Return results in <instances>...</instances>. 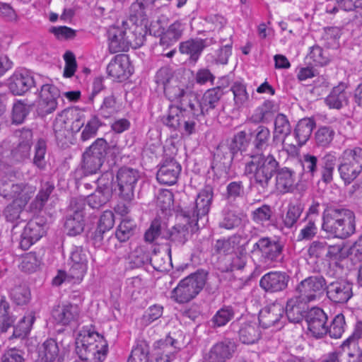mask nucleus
Listing matches in <instances>:
<instances>
[{"label":"nucleus","mask_w":362,"mask_h":362,"mask_svg":"<svg viewBox=\"0 0 362 362\" xmlns=\"http://www.w3.org/2000/svg\"><path fill=\"white\" fill-rule=\"evenodd\" d=\"M249 140L252 146L251 160L245 163L244 174L253 175L254 183L260 193L267 192L279 163L273 155H265L264 152L269 146L271 132L268 127L259 125L253 129H247Z\"/></svg>","instance_id":"nucleus-1"},{"label":"nucleus","mask_w":362,"mask_h":362,"mask_svg":"<svg viewBox=\"0 0 362 362\" xmlns=\"http://www.w3.org/2000/svg\"><path fill=\"white\" fill-rule=\"evenodd\" d=\"M76 351L84 362H103L108 353V344L93 325L83 326L76 339Z\"/></svg>","instance_id":"nucleus-2"},{"label":"nucleus","mask_w":362,"mask_h":362,"mask_svg":"<svg viewBox=\"0 0 362 362\" xmlns=\"http://www.w3.org/2000/svg\"><path fill=\"white\" fill-rule=\"evenodd\" d=\"M204 189H200L197 194L192 209H181L177 214V218L184 221L185 223H177L168 230L164 238L175 245H184L189 237V228L192 233H196L199 230L198 226L199 219L202 217L201 211L204 210Z\"/></svg>","instance_id":"nucleus-3"},{"label":"nucleus","mask_w":362,"mask_h":362,"mask_svg":"<svg viewBox=\"0 0 362 362\" xmlns=\"http://www.w3.org/2000/svg\"><path fill=\"white\" fill-rule=\"evenodd\" d=\"M322 219V229L336 238L344 239L355 232V216L349 209L327 207Z\"/></svg>","instance_id":"nucleus-4"},{"label":"nucleus","mask_w":362,"mask_h":362,"mask_svg":"<svg viewBox=\"0 0 362 362\" xmlns=\"http://www.w3.org/2000/svg\"><path fill=\"white\" fill-rule=\"evenodd\" d=\"M247 144L246 131L238 132L230 141L221 143L214 151L211 168L217 173H227L233 160Z\"/></svg>","instance_id":"nucleus-5"},{"label":"nucleus","mask_w":362,"mask_h":362,"mask_svg":"<svg viewBox=\"0 0 362 362\" xmlns=\"http://www.w3.org/2000/svg\"><path fill=\"white\" fill-rule=\"evenodd\" d=\"M141 28L134 27L132 30L122 22L120 26L108 31V49L111 53L127 52L130 47H141L146 39L141 35Z\"/></svg>","instance_id":"nucleus-6"},{"label":"nucleus","mask_w":362,"mask_h":362,"mask_svg":"<svg viewBox=\"0 0 362 362\" xmlns=\"http://www.w3.org/2000/svg\"><path fill=\"white\" fill-rule=\"evenodd\" d=\"M165 97L171 102L182 107H189L194 116L204 113V95L194 92L187 93L184 85H180L177 79L172 81L164 88Z\"/></svg>","instance_id":"nucleus-7"},{"label":"nucleus","mask_w":362,"mask_h":362,"mask_svg":"<svg viewBox=\"0 0 362 362\" xmlns=\"http://www.w3.org/2000/svg\"><path fill=\"white\" fill-rule=\"evenodd\" d=\"M203 288L204 269H199L180 281L171 291L170 298L177 303H186L194 299Z\"/></svg>","instance_id":"nucleus-8"},{"label":"nucleus","mask_w":362,"mask_h":362,"mask_svg":"<svg viewBox=\"0 0 362 362\" xmlns=\"http://www.w3.org/2000/svg\"><path fill=\"white\" fill-rule=\"evenodd\" d=\"M110 148L108 143L103 138L97 139L82 155L80 171L83 176L95 174L104 163L107 151Z\"/></svg>","instance_id":"nucleus-9"},{"label":"nucleus","mask_w":362,"mask_h":362,"mask_svg":"<svg viewBox=\"0 0 362 362\" xmlns=\"http://www.w3.org/2000/svg\"><path fill=\"white\" fill-rule=\"evenodd\" d=\"M338 171L345 185L352 183L362 173V148L344 151Z\"/></svg>","instance_id":"nucleus-10"},{"label":"nucleus","mask_w":362,"mask_h":362,"mask_svg":"<svg viewBox=\"0 0 362 362\" xmlns=\"http://www.w3.org/2000/svg\"><path fill=\"white\" fill-rule=\"evenodd\" d=\"M284 245L278 240L264 237L253 245L251 253L265 264L281 262L283 259Z\"/></svg>","instance_id":"nucleus-11"},{"label":"nucleus","mask_w":362,"mask_h":362,"mask_svg":"<svg viewBox=\"0 0 362 362\" xmlns=\"http://www.w3.org/2000/svg\"><path fill=\"white\" fill-rule=\"evenodd\" d=\"M85 207L84 199L76 197L71 199L64 225L69 236H76L83 231L85 227Z\"/></svg>","instance_id":"nucleus-12"},{"label":"nucleus","mask_w":362,"mask_h":362,"mask_svg":"<svg viewBox=\"0 0 362 362\" xmlns=\"http://www.w3.org/2000/svg\"><path fill=\"white\" fill-rule=\"evenodd\" d=\"M36 191L35 186L26 182H4L0 185V195L6 199H12L23 206H27Z\"/></svg>","instance_id":"nucleus-13"},{"label":"nucleus","mask_w":362,"mask_h":362,"mask_svg":"<svg viewBox=\"0 0 362 362\" xmlns=\"http://www.w3.org/2000/svg\"><path fill=\"white\" fill-rule=\"evenodd\" d=\"M140 177L139 172L129 167H122L117 173L118 195L127 202H130L134 197V188Z\"/></svg>","instance_id":"nucleus-14"},{"label":"nucleus","mask_w":362,"mask_h":362,"mask_svg":"<svg viewBox=\"0 0 362 362\" xmlns=\"http://www.w3.org/2000/svg\"><path fill=\"white\" fill-rule=\"evenodd\" d=\"M7 87L15 96H21L35 86L33 74L28 69H16L7 79Z\"/></svg>","instance_id":"nucleus-15"},{"label":"nucleus","mask_w":362,"mask_h":362,"mask_svg":"<svg viewBox=\"0 0 362 362\" xmlns=\"http://www.w3.org/2000/svg\"><path fill=\"white\" fill-rule=\"evenodd\" d=\"M327 282L322 276H311L300 281L296 287V292L303 300L309 303L327 290Z\"/></svg>","instance_id":"nucleus-16"},{"label":"nucleus","mask_w":362,"mask_h":362,"mask_svg":"<svg viewBox=\"0 0 362 362\" xmlns=\"http://www.w3.org/2000/svg\"><path fill=\"white\" fill-rule=\"evenodd\" d=\"M45 234V221L42 217L30 219L25 226L21 235L19 247L28 250Z\"/></svg>","instance_id":"nucleus-17"},{"label":"nucleus","mask_w":362,"mask_h":362,"mask_svg":"<svg viewBox=\"0 0 362 362\" xmlns=\"http://www.w3.org/2000/svg\"><path fill=\"white\" fill-rule=\"evenodd\" d=\"M284 308L280 303H274L263 308L259 313V323L263 329L271 327L279 329L284 325Z\"/></svg>","instance_id":"nucleus-18"},{"label":"nucleus","mask_w":362,"mask_h":362,"mask_svg":"<svg viewBox=\"0 0 362 362\" xmlns=\"http://www.w3.org/2000/svg\"><path fill=\"white\" fill-rule=\"evenodd\" d=\"M134 69L127 54L115 55L107 66V75L113 81L123 82L133 74Z\"/></svg>","instance_id":"nucleus-19"},{"label":"nucleus","mask_w":362,"mask_h":362,"mask_svg":"<svg viewBox=\"0 0 362 362\" xmlns=\"http://www.w3.org/2000/svg\"><path fill=\"white\" fill-rule=\"evenodd\" d=\"M305 320L308 329L313 337L322 338L327 334V316L322 309L313 308L306 313Z\"/></svg>","instance_id":"nucleus-20"},{"label":"nucleus","mask_w":362,"mask_h":362,"mask_svg":"<svg viewBox=\"0 0 362 362\" xmlns=\"http://www.w3.org/2000/svg\"><path fill=\"white\" fill-rule=\"evenodd\" d=\"M289 281V275L284 272H269L261 277L259 286L267 293H274L286 290Z\"/></svg>","instance_id":"nucleus-21"},{"label":"nucleus","mask_w":362,"mask_h":362,"mask_svg":"<svg viewBox=\"0 0 362 362\" xmlns=\"http://www.w3.org/2000/svg\"><path fill=\"white\" fill-rule=\"evenodd\" d=\"M327 298L336 304H344L353 296V284L340 279L329 283L327 286Z\"/></svg>","instance_id":"nucleus-22"},{"label":"nucleus","mask_w":362,"mask_h":362,"mask_svg":"<svg viewBox=\"0 0 362 362\" xmlns=\"http://www.w3.org/2000/svg\"><path fill=\"white\" fill-rule=\"evenodd\" d=\"M69 262L71 276L75 279V282H81L88 269V259L82 247H72Z\"/></svg>","instance_id":"nucleus-23"},{"label":"nucleus","mask_w":362,"mask_h":362,"mask_svg":"<svg viewBox=\"0 0 362 362\" xmlns=\"http://www.w3.org/2000/svg\"><path fill=\"white\" fill-rule=\"evenodd\" d=\"M182 167L174 158H167L160 163L156 173L158 182L164 185L175 184L180 174Z\"/></svg>","instance_id":"nucleus-24"},{"label":"nucleus","mask_w":362,"mask_h":362,"mask_svg":"<svg viewBox=\"0 0 362 362\" xmlns=\"http://www.w3.org/2000/svg\"><path fill=\"white\" fill-rule=\"evenodd\" d=\"M81 308L76 304L67 303L59 305L52 310V316L56 325L69 326L78 321Z\"/></svg>","instance_id":"nucleus-25"},{"label":"nucleus","mask_w":362,"mask_h":362,"mask_svg":"<svg viewBox=\"0 0 362 362\" xmlns=\"http://www.w3.org/2000/svg\"><path fill=\"white\" fill-rule=\"evenodd\" d=\"M62 353L57 339L48 338L37 347V360L39 362H62Z\"/></svg>","instance_id":"nucleus-26"},{"label":"nucleus","mask_w":362,"mask_h":362,"mask_svg":"<svg viewBox=\"0 0 362 362\" xmlns=\"http://www.w3.org/2000/svg\"><path fill=\"white\" fill-rule=\"evenodd\" d=\"M156 362H171L181 349L180 343L168 335L156 342Z\"/></svg>","instance_id":"nucleus-27"},{"label":"nucleus","mask_w":362,"mask_h":362,"mask_svg":"<svg viewBox=\"0 0 362 362\" xmlns=\"http://www.w3.org/2000/svg\"><path fill=\"white\" fill-rule=\"evenodd\" d=\"M350 93L347 91V85L341 82L332 88L325 98V103L330 109L340 110L348 105Z\"/></svg>","instance_id":"nucleus-28"},{"label":"nucleus","mask_w":362,"mask_h":362,"mask_svg":"<svg viewBox=\"0 0 362 362\" xmlns=\"http://www.w3.org/2000/svg\"><path fill=\"white\" fill-rule=\"evenodd\" d=\"M33 144V132L29 129H23L19 135L18 144L11 150L13 158L18 162L23 161L30 156Z\"/></svg>","instance_id":"nucleus-29"},{"label":"nucleus","mask_w":362,"mask_h":362,"mask_svg":"<svg viewBox=\"0 0 362 362\" xmlns=\"http://www.w3.org/2000/svg\"><path fill=\"white\" fill-rule=\"evenodd\" d=\"M122 23L124 25L129 26L132 30L134 27L141 28V35L146 39V34L149 31L151 33V29L148 30V18L147 12L139 8L134 7V4H132L130 6V13L128 19L123 21Z\"/></svg>","instance_id":"nucleus-30"},{"label":"nucleus","mask_w":362,"mask_h":362,"mask_svg":"<svg viewBox=\"0 0 362 362\" xmlns=\"http://www.w3.org/2000/svg\"><path fill=\"white\" fill-rule=\"evenodd\" d=\"M236 344L230 339L216 344L209 353V362H223L233 356Z\"/></svg>","instance_id":"nucleus-31"},{"label":"nucleus","mask_w":362,"mask_h":362,"mask_svg":"<svg viewBox=\"0 0 362 362\" xmlns=\"http://www.w3.org/2000/svg\"><path fill=\"white\" fill-rule=\"evenodd\" d=\"M277 109L274 102L265 100L255 110V112L248 119L247 122L255 124H268L272 120Z\"/></svg>","instance_id":"nucleus-32"},{"label":"nucleus","mask_w":362,"mask_h":362,"mask_svg":"<svg viewBox=\"0 0 362 362\" xmlns=\"http://www.w3.org/2000/svg\"><path fill=\"white\" fill-rule=\"evenodd\" d=\"M188 107L170 105L165 115L161 117L162 123L173 131L182 129L185 114Z\"/></svg>","instance_id":"nucleus-33"},{"label":"nucleus","mask_w":362,"mask_h":362,"mask_svg":"<svg viewBox=\"0 0 362 362\" xmlns=\"http://www.w3.org/2000/svg\"><path fill=\"white\" fill-rule=\"evenodd\" d=\"M307 303L303 300L298 295L287 301L284 311L289 322L299 323L303 320L305 315L304 314L307 313L305 311Z\"/></svg>","instance_id":"nucleus-34"},{"label":"nucleus","mask_w":362,"mask_h":362,"mask_svg":"<svg viewBox=\"0 0 362 362\" xmlns=\"http://www.w3.org/2000/svg\"><path fill=\"white\" fill-rule=\"evenodd\" d=\"M238 322L233 324L235 327ZM239 338L240 341L245 344H252L256 343L261 337V332L258 326L254 322L243 321L240 320L239 322Z\"/></svg>","instance_id":"nucleus-35"},{"label":"nucleus","mask_w":362,"mask_h":362,"mask_svg":"<svg viewBox=\"0 0 362 362\" xmlns=\"http://www.w3.org/2000/svg\"><path fill=\"white\" fill-rule=\"evenodd\" d=\"M184 30L185 24L180 21H175L159 34L160 45L163 48L170 47L180 39Z\"/></svg>","instance_id":"nucleus-36"},{"label":"nucleus","mask_w":362,"mask_h":362,"mask_svg":"<svg viewBox=\"0 0 362 362\" xmlns=\"http://www.w3.org/2000/svg\"><path fill=\"white\" fill-rule=\"evenodd\" d=\"M276 185L281 193L291 192L295 188V173L288 168L276 170Z\"/></svg>","instance_id":"nucleus-37"},{"label":"nucleus","mask_w":362,"mask_h":362,"mask_svg":"<svg viewBox=\"0 0 362 362\" xmlns=\"http://www.w3.org/2000/svg\"><path fill=\"white\" fill-rule=\"evenodd\" d=\"M3 214L6 221L13 224V228L27 220L25 206L16 202H12L8 204L4 209Z\"/></svg>","instance_id":"nucleus-38"},{"label":"nucleus","mask_w":362,"mask_h":362,"mask_svg":"<svg viewBox=\"0 0 362 362\" xmlns=\"http://www.w3.org/2000/svg\"><path fill=\"white\" fill-rule=\"evenodd\" d=\"M204 49V41L201 39H191L180 43L179 50L182 54L189 56V62L195 64Z\"/></svg>","instance_id":"nucleus-39"},{"label":"nucleus","mask_w":362,"mask_h":362,"mask_svg":"<svg viewBox=\"0 0 362 362\" xmlns=\"http://www.w3.org/2000/svg\"><path fill=\"white\" fill-rule=\"evenodd\" d=\"M150 358V346L146 341L136 339L132 348L127 362H148Z\"/></svg>","instance_id":"nucleus-40"},{"label":"nucleus","mask_w":362,"mask_h":362,"mask_svg":"<svg viewBox=\"0 0 362 362\" xmlns=\"http://www.w3.org/2000/svg\"><path fill=\"white\" fill-rule=\"evenodd\" d=\"M315 122L311 118H303L298 121L294 134L298 145H304L311 136Z\"/></svg>","instance_id":"nucleus-41"},{"label":"nucleus","mask_w":362,"mask_h":362,"mask_svg":"<svg viewBox=\"0 0 362 362\" xmlns=\"http://www.w3.org/2000/svg\"><path fill=\"white\" fill-rule=\"evenodd\" d=\"M54 189L55 186L53 182L47 181L42 183L37 195L31 202L30 207L35 210H42Z\"/></svg>","instance_id":"nucleus-42"},{"label":"nucleus","mask_w":362,"mask_h":362,"mask_svg":"<svg viewBox=\"0 0 362 362\" xmlns=\"http://www.w3.org/2000/svg\"><path fill=\"white\" fill-rule=\"evenodd\" d=\"M291 132V127L286 116L281 113L278 114L274 119L273 141L281 139V142L284 143Z\"/></svg>","instance_id":"nucleus-43"},{"label":"nucleus","mask_w":362,"mask_h":362,"mask_svg":"<svg viewBox=\"0 0 362 362\" xmlns=\"http://www.w3.org/2000/svg\"><path fill=\"white\" fill-rule=\"evenodd\" d=\"M336 163L337 157L331 153H326L322 158L320 163L321 180L325 184H329L333 180V173Z\"/></svg>","instance_id":"nucleus-44"},{"label":"nucleus","mask_w":362,"mask_h":362,"mask_svg":"<svg viewBox=\"0 0 362 362\" xmlns=\"http://www.w3.org/2000/svg\"><path fill=\"white\" fill-rule=\"evenodd\" d=\"M118 112L117 98L113 94L105 97L97 110L98 115L103 119H109Z\"/></svg>","instance_id":"nucleus-45"},{"label":"nucleus","mask_w":362,"mask_h":362,"mask_svg":"<svg viewBox=\"0 0 362 362\" xmlns=\"http://www.w3.org/2000/svg\"><path fill=\"white\" fill-rule=\"evenodd\" d=\"M230 91L233 94V105L235 109L240 110L249 102L250 96L245 84L236 81L232 84Z\"/></svg>","instance_id":"nucleus-46"},{"label":"nucleus","mask_w":362,"mask_h":362,"mask_svg":"<svg viewBox=\"0 0 362 362\" xmlns=\"http://www.w3.org/2000/svg\"><path fill=\"white\" fill-rule=\"evenodd\" d=\"M251 218L257 224H270L274 222V211L271 206L263 204L252 211Z\"/></svg>","instance_id":"nucleus-47"},{"label":"nucleus","mask_w":362,"mask_h":362,"mask_svg":"<svg viewBox=\"0 0 362 362\" xmlns=\"http://www.w3.org/2000/svg\"><path fill=\"white\" fill-rule=\"evenodd\" d=\"M223 24L224 18L218 15L211 16L209 19L205 20V33H208L207 37H205V48L214 44V37L211 33L218 31Z\"/></svg>","instance_id":"nucleus-48"},{"label":"nucleus","mask_w":362,"mask_h":362,"mask_svg":"<svg viewBox=\"0 0 362 362\" xmlns=\"http://www.w3.org/2000/svg\"><path fill=\"white\" fill-rule=\"evenodd\" d=\"M240 236L233 235L227 240H218L214 249L216 253L228 255L232 253L240 244Z\"/></svg>","instance_id":"nucleus-49"},{"label":"nucleus","mask_w":362,"mask_h":362,"mask_svg":"<svg viewBox=\"0 0 362 362\" xmlns=\"http://www.w3.org/2000/svg\"><path fill=\"white\" fill-rule=\"evenodd\" d=\"M207 52H209L208 57L211 56V59H214L216 62L226 64L231 54V45L223 46L215 43V47L209 49Z\"/></svg>","instance_id":"nucleus-50"},{"label":"nucleus","mask_w":362,"mask_h":362,"mask_svg":"<svg viewBox=\"0 0 362 362\" xmlns=\"http://www.w3.org/2000/svg\"><path fill=\"white\" fill-rule=\"evenodd\" d=\"M136 223L133 219L124 218L119 225L115 235L119 242H125L133 235Z\"/></svg>","instance_id":"nucleus-51"},{"label":"nucleus","mask_w":362,"mask_h":362,"mask_svg":"<svg viewBox=\"0 0 362 362\" xmlns=\"http://www.w3.org/2000/svg\"><path fill=\"white\" fill-rule=\"evenodd\" d=\"M68 114L67 112H59L54 122L53 130L55 134L56 139L57 141H62L66 139L70 134L69 125H65L64 118H66Z\"/></svg>","instance_id":"nucleus-52"},{"label":"nucleus","mask_w":362,"mask_h":362,"mask_svg":"<svg viewBox=\"0 0 362 362\" xmlns=\"http://www.w3.org/2000/svg\"><path fill=\"white\" fill-rule=\"evenodd\" d=\"M35 319L32 314L23 316L18 324L13 326V336L18 338L26 337L31 330Z\"/></svg>","instance_id":"nucleus-53"},{"label":"nucleus","mask_w":362,"mask_h":362,"mask_svg":"<svg viewBox=\"0 0 362 362\" xmlns=\"http://www.w3.org/2000/svg\"><path fill=\"white\" fill-rule=\"evenodd\" d=\"M234 317V310L230 306H224L218 310L212 317L211 322L212 327L226 325Z\"/></svg>","instance_id":"nucleus-54"},{"label":"nucleus","mask_w":362,"mask_h":362,"mask_svg":"<svg viewBox=\"0 0 362 362\" xmlns=\"http://www.w3.org/2000/svg\"><path fill=\"white\" fill-rule=\"evenodd\" d=\"M9 304L4 299L0 300V332H5L11 327L13 322L14 318L9 315Z\"/></svg>","instance_id":"nucleus-55"},{"label":"nucleus","mask_w":362,"mask_h":362,"mask_svg":"<svg viewBox=\"0 0 362 362\" xmlns=\"http://www.w3.org/2000/svg\"><path fill=\"white\" fill-rule=\"evenodd\" d=\"M335 132L331 127H320L315 134V143L318 146L327 147L332 141Z\"/></svg>","instance_id":"nucleus-56"},{"label":"nucleus","mask_w":362,"mask_h":362,"mask_svg":"<svg viewBox=\"0 0 362 362\" xmlns=\"http://www.w3.org/2000/svg\"><path fill=\"white\" fill-rule=\"evenodd\" d=\"M31 106L24 103L22 100H18L14 103L12 109L13 123L16 124H22L29 114Z\"/></svg>","instance_id":"nucleus-57"},{"label":"nucleus","mask_w":362,"mask_h":362,"mask_svg":"<svg viewBox=\"0 0 362 362\" xmlns=\"http://www.w3.org/2000/svg\"><path fill=\"white\" fill-rule=\"evenodd\" d=\"M344 352H346L349 358V362H360L359 342L353 338H347L341 344Z\"/></svg>","instance_id":"nucleus-58"},{"label":"nucleus","mask_w":362,"mask_h":362,"mask_svg":"<svg viewBox=\"0 0 362 362\" xmlns=\"http://www.w3.org/2000/svg\"><path fill=\"white\" fill-rule=\"evenodd\" d=\"M46 141L42 139H39L35 146V156L33 158V164L40 170H44L46 167Z\"/></svg>","instance_id":"nucleus-59"},{"label":"nucleus","mask_w":362,"mask_h":362,"mask_svg":"<svg viewBox=\"0 0 362 362\" xmlns=\"http://www.w3.org/2000/svg\"><path fill=\"white\" fill-rule=\"evenodd\" d=\"M58 106V102L55 100H47V97L46 96L45 90L44 91L43 98H40L37 107V115L44 117L47 115L54 112Z\"/></svg>","instance_id":"nucleus-60"},{"label":"nucleus","mask_w":362,"mask_h":362,"mask_svg":"<svg viewBox=\"0 0 362 362\" xmlns=\"http://www.w3.org/2000/svg\"><path fill=\"white\" fill-rule=\"evenodd\" d=\"M40 265V261L35 252H30L26 253L22 257V262L20 267L22 271L33 273L35 272Z\"/></svg>","instance_id":"nucleus-61"},{"label":"nucleus","mask_w":362,"mask_h":362,"mask_svg":"<svg viewBox=\"0 0 362 362\" xmlns=\"http://www.w3.org/2000/svg\"><path fill=\"white\" fill-rule=\"evenodd\" d=\"M11 298L17 305H25L30 299V289L25 286H16L11 292Z\"/></svg>","instance_id":"nucleus-62"},{"label":"nucleus","mask_w":362,"mask_h":362,"mask_svg":"<svg viewBox=\"0 0 362 362\" xmlns=\"http://www.w3.org/2000/svg\"><path fill=\"white\" fill-rule=\"evenodd\" d=\"M301 165L305 173L314 177L318 171L317 157L309 153L305 154L301 160Z\"/></svg>","instance_id":"nucleus-63"},{"label":"nucleus","mask_w":362,"mask_h":362,"mask_svg":"<svg viewBox=\"0 0 362 362\" xmlns=\"http://www.w3.org/2000/svg\"><path fill=\"white\" fill-rule=\"evenodd\" d=\"M345 319L342 314L337 315L328 327L327 334L332 338H340L344 332Z\"/></svg>","instance_id":"nucleus-64"}]
</instances>
